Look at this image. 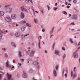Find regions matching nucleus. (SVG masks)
Returning a JSON list of instances; mask_svg holds the SVG:
<instances>
[{
	"instance_id": "nucleus-1",
	"label": "nucleus",
	"mask_w": 80,
	"mask_h": 80,
	"mask_svg": "<svg viewBox=\"0 0 80 80\" xmlns=\"http://www.w3.org/2000/svg\"><path fill=\"white\" fill-rule=\"evenodd\" d=\"M12 11V8H8L5 11V12L6 13H7V12H8L10 13Z\"/></svg>"
},
{
	"instance_id": "nucleus-2",
	"label": "nucleus",
	"mask_w": 80,
	"mask_h": 80,
	"mask_svg": "<svg viewBox=\"0 0 80 80\" xmlns=\"http://www.w3.org/2000/svg\"><path fill=\"white\" fill-rule=\"evenodd\" d=\"M11 18L12 19H15L17 18V15L15 14H12L11 16Z\"/></svg>"
},
{
	"instance_id": "nucleus-3",
	"label": "nucleus",
	"mask_w": 80,
	"mask_h": 80,
	"mask_svg": "<svg viewBox=\"0 0 80 80\" xmlns=\"http://www.w3.org/2000/svg\"><path fill=\"white\" fill-rule=\"evenodd\" d=\"M6 21L7 22H10L12 21V19L10 17H7L6 18Z\"/></svg>"
},
{
	"instance_id": "nucleus-4",
	"label": "nucleus",
	"mask_w": 80,
	"mask_h": 80,
	"mask_svg": "<svg viewBox=\"0 0 80 80\" xmlns=\"http://www.w3.org/2000/svg\"><path fill=\"white\" fill-rule=\"evenodd\" d=\"M71 77H72L73 78H76V77H77V75L76 74H73V71H71Z\"/></svg>"
},
{
	"instance_id": "nucleus-5",
	"label": "nucleus",
	"mask_w": 80,
	"mask_h": 80,
	"mask_svg": "<svg viewBox=\"0 0 80 80\" xmlns=\"http://www.w3.org/2000/svg\"><path fill=\"white\" fill-rule=\"evenodd\" d=\"M7 75L8 76V80H13L12 78V75H11L8 74V73H7Z\"/></svg>"
},
{
	"instance_id": "nucleus-6",
	"label": "nucleus",
	"mask_w": 80,
	"mask_h": 80,
	"mask_svg": "<svg viewBox=\"0 0 80 80\" xmlns=\"http://www.w3.org/2000/svg\"><path fill=\"white\" fill-rule=\"evenodd\" d=\"M72 56L74 57V58H78V54H77V52H75L74 53Z\"/></svg>"
},
{
	"instance_id": "nucleus-7",
	"label": "nucleus",
	"mask_w": 80,
	"mask_h": 80,
	"mask_svg": "<svg viewBox=\"0 0 80 80\" xmlns=\"http://www.w3.org/2000/svg\"><path fill=\"white\" fill-rule=\"evenodd\" d=\"M25 28L26 26H23L21 28V30L22 32H24V31L25 30Z\"/></svg>"
},
{
	"instance_id": "nucleus-8",
	"label": "nucleus",
	"mask_w": 80,
	"mask_h": 80,
	"mask_svg": "<svg viewBox=\"0 0 80 80\" xmlns=\"http://www.w3.org/2000/svg\"><path fill=\"white\" fill-rule=\"evenodd\" d=\"M34 53H35V51L32 50L31 51V52L30 54V57H32V56H33V55H34Z\"/></svg>"
},
{
	"instance_id": "nucleus-9",
	"label": "nucleus",
	"mask_w": 80,
	"mask_h": 80,
	"mask_svg": "<svg viewBox=\"0 0 80 80\" xmlns=\"http://www.w3.org/2000/svg\"><path fill=\"white\" fill-rule=\"evenodd\" d=\"M5 14L4 12L2 11H0V16H3Z\"/></svg>"
},
{
	"instance_id": "nucleus-10",
	"label": "nucleus",
	"mask_w": 80,
	"mask_h": 80,
	"mask_svg": "<svg viewBox=\"0 0 80 80\" xmlns=\"http://www.w3.org/2000/svg\"><path fill=\"white\" fill-rule=\"evenodd\" d=\"M21 18H24V17H25V14L23 12H21Z\"/></svg>"
},
{
	"instance_id": "nucleus-11",
	"label": "nucleus",
	"mask_w": 80,
	"mask_h": 80,
	"mask_svg": "<svg viewBox=\"0 0 80 80\" xmlns=\"http://www.w3.org/2000/svg\"><path fill=\"white\" fill-rule=\"evenodd\" d=\"M20 36V33L19 32H17L15 33V36L16 37H19Z\"/></svg>"
},
{
	"instance_id": "nucleus-12",
	"label": "nucleus",
	"mask_w": 80,
	"mask_h": 80,
	"mask_svg": "<svg viewBox=\"0 0 80 80\" xmlns=\"http://www.w3.org/2000/svg\"><path fill=\"white\" fill-rule=\"evenodd\" d=\"M78 18V16H77V15H74L72 16V18L74 20H77Z\"/></svg>"
},
{
	"instance_id": "nucleus-13",
	"label": "nucleus",
	"mask_w": 80,
	"mask_h": 80,
	"mask_svg": "<svg viewBox=\"0 0 80 80\" xmlns=\"http://www.w3.org/2000/svg\"><path fill=\"white\" fill-rule=\"evenodd\" d=\"M2 34L3 32H2V30L0 29V40L2 39Z\"/></svg>"
},
{
	"instance_id": "nucleus-14",
	"label": "nucleus",
	"mask_w": 80,
	"mask_h": 80,
	"mask_svg": "<svg viewBox=\"0 0 80 80\" xmlns=\"http://www.w3.org/2000/svg\"><path fill=\"white\" fill-rule=\"evenodd\" d=\"M20 9L23 12L25 10V8L24 6H22L20 8Z\"/></svg>"
},
{
	"instance_id": "nucleus-15",
	"label": "nucleus",
	"mask_w": 80,
	"mask_h": 80,
	"mask_svg": "<svg viewBox=\"0 0 80 80\" xmlns=\"http://www.w3.org/2000/svg\"><path fill=\"white\" fill-rule=\"evenodd\" d=\"M60 53V52H59V51H58V50H56L55 51V54H56V55H58Z\"/></svg>"
},
{
	"instance_id": "nucleus-16",
	"label": "nucleus",
	"mask_w": 80,
	"mask_h": 80,
	"mask_svg": "<svg viewBox=\"0 0 80 80\" xmlns=\"http://www.w3.org/2000/svg\"><path fill=\"white\" fill-rule=\"evenodd\" d=\"M54 75L55 77H57V72H56V70H54L53 72Z\"/></svg>"
},
{
	"instance_id": "nucleus-17",
	"label": "nucleus",
	"mask_w": 80,
	"mask_h": 80,
	"mask_svg": "<svg viewBox=\"0 0 80 80\" xmlns=\"http://www.w3.org/2000/svg\"><path fill=\"white\" fill-rule=\"evenodd\" d=\"M39 63L38 62L34 61L33 62V64L34 65H37Z\"/></svg>"
},
{
	"instance_id": "nucleus-18",
	"label": "nucleus",
	"mask_w": 80,
	"mask_h": 80,
	"mask_svg": "<svg viewBox=\"0 0 80 80\" xmlns=\"http://www.w3.org/2000/svg\"><path fill=\"white\" fill-rule=\"evenodd\" d=\"M22 76L23 77H24V78H27V75L26 73H24L23 75Z\"/></svg>"
},
{
	"instance_id": "nucleus-19",
	"label": "nucleus",
	"mask_w": 80,
	"mask_h": 80,
	"mask_svg": "<svg viewBox=\"0 0 80 80\" xmlns=\"http://www.w3.org/2000/svg\"><path fill=\"white\" fill-rule=\"evenodd\" d=\"M9 63V62H8V60L7 61V62H6V67L7 68H8Z\"/></svg>"
},
{
	"instance_id": "nucleus-20",
	"label": "nucleus",
	"mask_w": 80,
	"mask_h": 80,
	"mask_svg": "<svg viewBox=\"0 0 80 80\" xmlns=\"http://www.w3.org/2000/svg\"><path fill=\"white\" fill-rule=\"evenodd\" d=\"M26 21H22L21 22H20V24H22L23 23H26Z\"/></svg>"
},
{
	"instance_id": "nucleus-21",
	"label": "nucleus",
	"mask_w": 80,
	"mask_h": 80,
	"mask_svg": "<svg viewBox=\"0 0 80 80\" xmlns=\"http://www.w3.org/2000/svg\"><path fill=\"white\" fill-rule=\"evenodd\" d=\"M11 44L12 46H14V47L15 46V44H14V42H12Z\"/></svg>"
},
{
	"instance_id": "nucleus-22",
	"label": "nucleus",
	"mask_w": 80,
	"mask_h": 80,
	"mask_svg": "<svg viewBox=\"0 0 80 80\" xmlns=\"http://www.w3.org/2000/svg\"><path fill=\"white\" fill-rule=\"evenodd\" d=\"M19 56L20 57H22V54L21 52H19Z\"/></svg>"
},
{
	"instance_id": "nucleus-23",
	"label": "nucleus",
	"mask_w": 80,
	"mask_h": 80,
	"mask_svg": "<svg viewBox=\"0 0 80 80\" xmlns=\"http://www.w3.org/2000/svg\"><path fill=\"white\" fill-rule=\"evenodd\" d=\"M70 42L71 43H73V40H72V39H70Z\"/></svg>"
},
{
	"instance_id": "nucleus-24",
	"label": "nucleus",
	"mask_w": 80,
	"mask_h": 80,
	"mask_svg": "<svg viewBox=\"0 0 80 80\" xmlns=\"http://www.w3.org/2000/svg\"><path fill=\"white\" fill-rule=\"evenodd\" d=\"M18 68H19V67H20V66H21V63H18Z\"/></svg>"
},
{
	"instance_id": "nucleus-25",
	"label": "nucleus",
	"mask_w": 80,
	"mask_h": 80,
	"mask_svg": "<svg viewBox=\"0 0 80 80\" xmlns=\"http://www.w3.org/2000/svg\"><path fill=\"white\" fill-rule=\"evenodd\" d=\"M26 25H27V26H28V27H31V26L30 25V24H29V23H26Z\"/></svg>"
},
{
	"instance_id": "nucleus-26",
	"label": "nucleus",
	"mask_w": 80,
	"mask_h": 80,
	"mask_svg": "<svg viewBox=\"0 0 80 80\" xmlns=\"http://www.w3.org/2000/svg\"><path fill=\"white\" fill-rule=\"evenodd\" d=\"M58 65H57L56 66V70H57V69H58Z\"/></svg>"
},
{
	"instance_id": "nucleus-27",
	"label": "nucleus",
	"mask_w": 80,
	"mask_h": 80,
	"mask_svg": "<svg viewBox=\"0 0 80 80\" xmlns=\"http://www.w3.org/2000/svg\"><path fill=\"white\" fill-rule=\"evenodd\" d=\"M4 56L5 57H8V55H7V54L6 53L4 54Z\"/></svg>"
},
{
	"instance_id": "nucleus-28",
	"label": "nucleus",
	"mask_w": 80,
	"mask_h": 80,
	"mask_svg": "<svg viewBox=\"0 0 80 80\" xmlns=\"http://www.w3.org/2000/svg\"><path fill=\"white\" fill-rule=\"evenodd\" d=\"M29 35V34H26L24 35V37H27V36H28Z\"/></svg>"
},
{
	"instance_id": "nucleus-29",
	"label": "nucleus",
	"mask_w": 80,
	"mask_h": 80,
	"mask_svg": "<svg viewBox=\"0 0 80 80\" xmlns=\"http://www.w3.org/2000/svg\"><path fill=\"white\" fill-rule=\"evenodd\" d=\"M53 30H54V28H53L52 29V30H51V32H53Z\"/></svg>"
},
{
	"instance_id": "nucleus-30",
	"label": "nucleus",
	"mask_w": 80,
	"mask_h": 80,
	"mask_svg": "<svg viewBox=\"0 0 80 80\" xmlns=\"http://www.w3.org/2000/svg\"><path fill=\"white\" fill-rule=\"evenodd\" d=\"M57 9H58V8H53V10H57Z\"/></svg>"
},
{
	"instance_id": "nucleus-31",
	"label": "nucleus",
	"mask_w": 80,
	"mask_h": 80,
	"mask_svg": "<svg viewBox=\"0 0 80 80\" xmlns=\"http://www.w3.org/2000/svg\"><path fill=\"white\" fill-rule=\"evenodd\" d=\"M32 72H33V71H32V70H31L29 71V73H32Z\"/></svg>"
},
{
	"instance_id": "nucleus-32",
	"label": "nucleus",
	"mask_w": 80,
	"mask_h": 80,
	"mask_svg": "<svg viewBox=\"0 0 80 80\" xmlns=\"http://www.w3.org/2000/svg\"><path fill=\"white\" fill-rule=\"evenodd\" d=\"M73 3H77V0H74L73 1Z\"/></svg>"
},
{
	"instance_id": "nucleus-33",
	"label": "nucleus",
	"mask_w": 80,
	"mask_h": 80,
	"mask_svg": "<svg viewBox=\"0 0 80 80\" xmlns=\"http://www.w3.org/2000/svg\"><path fill=\"white\" fill-rule=\"evenodd\" d=\"M65 57H66V55L65 54H64L63 56V58H65Z\"/></svg>"
},
{
	"instance_id": "nucleus-34",
	"label": "nucleus",
	"mask_w": 80,
	"mask_h": 80,
	"mask_svg": "<svg viewBox=\"0 0 80 80\" xmlns=\"http://www.w3.org/2000/svg\"><path fill=\"white\" fill-rule=\"evenodd\" d=\"M10 5H8L5 6V8H8V7H10Z\"/></svg>"
},
{
	"instance_id": "nucleus-35",
	"label": "nucleus",
	"mask_w": 80,
	"mask_h": 80,
	"mask_svg": "<svg viewBox=\"0 0 80 80\" xmlns=\"http://www.w3.org/2000/svg\"><path fill=\"white\" fill-rule=\"evenodd\" d=\"M62 49L63 50H64V51L65 50V48L63 47L62 48Z\"/></svg>"
},
{
	"instance_id": "nucleus-36",
	"label": "nucleus",
	"mask_w": 80,
	"mask_h": 80,
	"mask_svg": "<svg viewBox=\"0 0 80 80\" xmlns=\"http://www.w3.org/2000/svg\"><path fill=\"white\" fill-rule=\"evenodd\" d=\"M64 15H67V12H64Z\"/></svg>"
},
{
	"instance_id": "nucleus-37",
	"label": "nucleus",
	"mask_w": 80,
	"mask_h": 80,
	"mask_svg": "<svg viewBox=\"0 0 80 80\" xmlns=\"http://www.w3.org/2000/svg\"><path fill=\"white\" fill-rule=\"evenodd\" d=\"M34 20L35 22L36 23H37V19H34Z\"/></svg>"
},
{
	"instance_id": "nucleus-38",
	"label": "nucleus",
	"mask_w": 80,
	"mask_h": 80,
	"mask_svg": "<svg viewBox=\"0 0 80 80\" xmlns=\"http://www.w3.org/2000/svg\"><path fill=\"white\" fill-rule=\"evenodd\" d=\"M65 77L66 78H67V74H65Z\"/></svg>"
},
{
	"instance_id": "nucleus-39",
	"label": "nucleus",
	"mask_w": 80,
	"mask_h": 80,
	"mask_svg": "<svg viewBox=\"0 0 80 80\" xmlns=\"http://www.w3.org/2000/svg\"><path fill=\"white\" fill-rule=\"evenodd\" d=\"M76 69V68L74 67V72H75V69Z\"/></svg>"
},
{
	"instance_id": "nucleus-40",
	"label": "nucleus",
	"mask_w": 80,
	"mask_h": 80,
	"mask_svg": "<svg viewBox=\"0 0 80 80\" xmlns=\"http://www.w3.org/2000/svg\"><path fill=\"white\" fill-rule=\"evenodd\" d=\"M32 10H33V12H34V9H33V6H32Z\"/></svg>"
},
{
	"instance_id": "nucleus-41",
	"label": "nucleus",
	"mask_w": 80,
	"mask_h": 80,
	"mask_svg": "<svg viewBox=\"0 0 80 80\" xmlns=\"http://www.w3.org/2000/svg\"><path fill=\"white\" fill-rule=\"evenodd\" d=\"M71 25H75V24H74V22H72L71 23Z\"/></svg>"
},
{
	"instance_id": "nucleus-42",
	"label": "nucleus",
	"mask_w": 80,
	"mask_h": 80,
	"mask_svg": "<svg viewBox=\"0 0 80 80\" xmlns=\"http://www.w3.org/2000/svg\"><path fill=\"white\" fill-rule=\"evenodd\" d=\"M0 80H2V75L0 74Z\"/></svg>"
},
{
	"instance_id": "nucleus-43",
	"label": "nucleus",
	"mask_w": 80,
	"mask_h": 80,
	"mask_svg": "<svg viewBox=\"0 0 80 80\" xmlns=\"http://www.w3.org/2000/svg\"><path fill=\"white\" fill-rule=\"evenodd\" d=\"M2 49L4 51H5V50H6V49L5 48H2Z\"/></svg>"
},
{
	"instance_id": "nucleus-44",
	"label": "nucleus",
	"mask_w": 80,
	"mask_h": 80,
	"mask_svg": "<svg viewBox=\"0 0 80 80\" xmlns=\"http://www.w3.org/2000/svg\"><path fill=\"white\" fill-rule=\"evenodd\" d=\"M42 32H45V29H42Z\"/></svg>"
},
{
	"instance_id": "nucleus-45",
	"label": "nucleus",
	"mask_w": 80,
	"mask_h": 80,
	"mask_svg": "<svg viewBox=\"0 0 80 80\" xmlns=\"http://www.w3.org/2000/svg\"><path fill=\"white\" fill-rule=\"evenodd\" d=\"M24 11H25L26 12H27V9H25Z\"/></svg>"
},
{
	"instance_id": "nucleus-46",
	"label": "nucleus",
	"mask_w": 80,
	"mask_h": 80,
	"mask_svg": "<svg viewBox=\"0 0 80 80\" xmlns=\"http://www.w3.org/2000/svg\"><path fill=\"white\" fill-rule=\"evenodd\" d=\"M47 7L48 8V10H49L50 9V7L48 6V5L47 6Z\"/></svg>"
},
{
	"instance_id": "nucleus-47",
	"label": "nucleus",
	"mask_w": 80,
	"mask_h": 80,
	"mask_svg": "<svg viewBox=\"0 0 80 80\" xmlns=\"http://www.w3.org/2000/svg\"><path fill=\"white\" fill-rule=\"evenodd\" d=\"M61 6L62 7H65V5H62Z\"/></svg>"
},
{
	"instance_id": "nucleus-48",
	"label": "nucleus",
	"mask_w": 80,
	"mask_h": 80,
	"mask_svg": "<svg viewBox=\"0 0 80 80\" xmlns=\"http://www.w3.org/2000/svg\"><path fill=\"white\" fill-rule=\"evenodd\" d=\"M67 8H70V6H67Z\"/></svg>"
},
{
	"instance_id": "nucleus-49",
	"label": "nucleus",
	"mask_w": 80,
	"mask_h": 80,
	"mask_svg": "<svg viewBox=\"0 0 80 80\" xmlns=\"http://www.w3.org/2000/svg\"><path fill=\"white\" fill-rule=\"evenodd\" d=\"M41 12H42V13H43V10H42L41 11Z\"/></svg>"
},
{
	"instance_id": "nucleus-50",
	"label": "nucleus",
	"mask_w": 80,
	"mask_h": 80,
	"mask_svg": "<svg viewBox=\"0 0 80 80\" xmlns=\"http://www.w3.org/2000/svg\"><path fill=\"white\" fill-rule=\"evenodd\" d=\"M57 5H58V4H57V3H56L55 4V6H57Z\"/></svg>"
},
{
	"instance_id": "nucleus-51",
	"label": "nucleus",
	"mask_w": 80,
	"mask_h": 80,
	"mask_svg": "<svg viewBox=\"0 0 80 80\" xmlns=\"http://www.w3.org/2000/svg\"><path fill=\"white\" fill-rule=\"evenodd\" d=\"M39 48H40V42H39Z\"/></svg>"
},
{
	"instance_id": "nucleus-52",
	"label": "nucleus",
	"mask_w": 80,
	"mask_h": 80,
	"mask_svg": "<svg viewBox=\"0 0 80 80\" xmlns=\"http://www.w3.org/2000/svg\"><path fill=\"white\" fill-rule=\"evenodd\" d=\"M39 38H40V39H42V37L41 36H39Z\"/></svg>"
},
{
	"instance_id": "nucleus-53",
	"label": "nucleus",
	"mask_w": 80,
	"mask_h": 80,
	"mask_svg": "<svg viewBox=\"0 0 80 80\" xmlns=\"http://www.w3.org/2000/svg\"><path fill=\"white\" fill-rule=\"evenodd\" d=\"M52 36H53V35H51L50 37L51 38H52Z\"/></svg>"
},
{
	"instance_id": "nucleus-54",
	"label": "nucleus",
	"mask_w": 80,
	"mask_h": 80,
	"mask_svg": "<svg viewBox=\"0 0 80 80\" xmlns=\"http://www.w3.org/2000/svg\"><path fill=\"white\" fill-rule=\"evenodd\" d=\"M48 79H49V80H50V77L48 76Z\"/></svg>"
},
{
	"instance_id": "nucleus-55",
	"label": "nucleus",
	"mask_w": 80,
	"mask_h": 80,
	"mask_svg": "<svg viewBox=\"0 0 80 80\" xmlns=\"http://www.w3.org/2000/svg\"><path fill=\"white\" fill-rule=\"evenodd\" d=\"M45 53H47V51H45Z\"/></svg>"
},
{
	"instance_id": "nucleus-56",
	"label": "nucleus",
	"mask_w": 80,
	"mask_h": 80,
	"mask_svg": "<svg viewBox=\"0 0 80 80\" xmlns=\"http://www.w3.org/2000/svg\"><path fill=\"white\" fill-rule=\"evenodd\" d=\"M15 60H13V63H15Z\"/></svg>"
},
{
	"instance_id": "nucleus-57",
	"label": "nucleus",
	"mask_w": 80,
	"mask_h": 80,
	"mask_svg": "<svg viewBox=\"0 0 80 80\" xmlns=\"http://www.w3.org/2000/svg\"><path fill=\"white\" fill-rule=\"evenodd\" d=\"M35 12H36L37 13H38V11H35Z\"/></svg>"
},
{
	"instance_id": "nucleus-58",
	"label": "nucleus",
	"mask_w": 80,
	"mask_h": 80,
	"mask_svg": "<svg viewBox=\"0 0 80 80\" xmlns=\"http://www.w3.org/2000/svg\"><path fill=\"white\" fill-rule=\"evenodd\" d=\"M78 45H80V42H79V43L78 44Z\"/></svg>"
},
{
	"instance_id": "nucleus-59",
	"label": "nucleus",
	"mask_w": 80,
	"mask_h": 80,
	"mask_svg": "<svg viewBox=\"0 0 80 80\" xmlns=\"http://www.w3.org/2000/svg\"><path fill=\"white\" fill-rule=\"evenodd\" d=\"M65 4L66 5H67V2H66Z\"/></svg>"
},
{
	"instance_id": "nucleus-60",
	"label": "nucleus",
	"mask_w": 80,
	"mask_h": 80,
	"mask_svg": "<svg viewBox=\"0 0 80 80\" xmlns=\"http://www.w3.org/2000/svg\"><path fill=\"white\" fill-rule=\"evenodd\" d=\"M79 62L80 63V58H79Z\"/></svg>"
},
{
	"instance_id": "nucleus-61",
	"label": "nucleus",
	"mask_w": 80,
	"mask_h": 80,
	"mask_svg": "<svg viewBox=\"0 0 80 80\" xmlns=\"http://www.w3.org/2000/svg\"><path fill=\"white\" fill-rule=\"evenodd\" d=\"M80 49V47H79L78 48V50L79 49Z\"/></svg>"
},
{
	"instance_id": "nucleus-62",
	"label": "nucleus",
	"mask_w": 80,
	"mask_h": 80,
	"mask_svg": "<svg viewBox=\"0 0 80 80\" xmlns=\"http://www.w3.org/2000/svg\"><path fill=\"white\" fill-rule=\"evenodd\" d=\"M0 73H3V72L2 71H0Z\"/></svg>"
},
{
	"instance_id": "nucleus-63",
	"label": "nucleus",
	"mask_w": 80,
	"mask_h": 80,
	"mask_svg": "<svg viewBox=\"0 0 80 80\" xmlns=\"http://www.w3.org/2000/svg\"><path fill=\"white\" fill-rule=\"evenodd\" d=\"M74 45H75L76 46H77V43H75Z\"/></svg>"
},
{
	"instance_id": "nucleus-64",
	"label": "nucleus",
	"mask_w": 80,
	"mask_h": 80,
	"mask_svg": "<svg viewBox=\"0 0 80 80\" xmlns=\"http://www.w3.org/2000/svg\"><path fill=\"white\" fill-rule=\"evenodd\" d=\"M69 16H70V17H71V16H72V15H71V14H69Z\"/></svg>"
}]
</instances>
